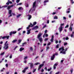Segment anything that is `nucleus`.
<instances>
[{"instance_id": "f257e3e1", "label": "nucleus", "mask_w": 74, "mask_h": 74, "mask_svg": "<svg viewBox=\"0 0 74 74\" xmlns=\"http://www.w3.org/2000/svg\"><path fill=\"white\" fill-rule=\"evenodd\" d=\"M42 34L41 33H39V34H38V35L37 36V38L38 39H39V40L40 42H41L42 41V38L40 37H41V36H42Z\"/></svg>"}, {"instance_id": "a878e982", "label": "nucleus", "mask_w": 74, "mask_h": 74, "mask_svg": "<svg viewBox=\"0 0 74 74\" xmlns=\"http://www.w3.org/2000/svg\"><path fill=\"white\" fill-rule=\"evenodd\" d=\"M30 31H31V29L28 30V34H29L30 33Z\"/></svg>"}, {"instance_id": "603ef678", "label": "nucleus", "mask_w": 74, "mask_h": 74, "mask_svg": "<svg viewBox=\"0 0 74 74\" xmlns=\"http://www.w3.org/2000/svg\"><path fill=\"white\" fill-rule=\"evenodd\" d=\"M53 55H54V56H55V55H58V53H55Z\"/></svg>"}, {"instance_id": "2f4dec72", "label": "nucleus", "mask_w": 74, "mask_h": 74, "mask_svg": "<svg viewBox=\"0 0 74 74\" xmlns=\"http://www.w3.org/2000/svg\"><path fill=\"white\" fill-rule=\"evenodd\" d=\"M40 64V63L39 62H37L35 64V65H38V64Z\"/></svg>"}, {"instance_id": "c85d7f7f", "label": "nucleus", "mask_w": 74, "mask_h": 74, "mask_svg": "<svg viewBox=\"0 0 74 74\" xmlns=\"http://www.w3.org/2000/svg\"><path fill=\"white\" fill-rule=\"evenodd\" d=\"M58 18V16H54V19H57Z\"/></svg>"}, {"instance_id": "f704fd0d", "label": "nucleus", "mask_w": 74, "mask_h": 74, "mask_svg": "<svg viewBox=\"0 0 74 74\" xmlns=\"http://www.w3.org/2000/svg\"><path fill=\"white\" fill-rule=\"evenodd\" d=\"M25 6L26 7H28V4L27 3H26L25 4Z\"/></svg>"}, {"instance_id": "7c9ffc66", "label": "nucleus", "mask_w": 74, "mask_h": 74, "mask_svg": "<svg viewBox=\"0 0 74 74\" xmlns=\"http://www.w3.org/2000/svg\"><path fill=\"white\" fill-rule=\"evenodd\" d=\"M73 24H72V23H71L70 27H73Z\"/></svg>"}, {"instance_id": "338daca9", "label": "nucleus", "mask_w": 74, "mask_h": 74, "mask_svg": "<svg viewBox=\"0 0 74 74\" xmlns=\"http://www.w3.org/2000/svg\"><path fill=\"white\" fill-rule=\"evenodd\" d=\"M18 47V46H16L14 48V50H15V49H16V48Z\"/></svg>"}, {"instance_id": "37998d69", "label": "nucleus", "mask_w": 74, "mask_h": 74, "mask_svg": "<svg viewBox=\"0 0 74 74\" xmlns=\"http://www.w3.org/2000/svg\"><path fill=\"white\" fill-rule=\"evenodd\" d=\"M64 25V23L61 24V25H60V27H62V26H63Z\"/></svg>"}, {"instance_id": "8fccbe9b", "label": "nucleus", "mask_w": 74, "mask_h": 74, "mask_svg": "<svg viewBox=\"0 0 74 74\" xmlns=\"http://www.w3.org/2000/svg\"><path fill=\"white\" fill-rule=\"evenodd\" d=\"M48 40V38H46L45 39V41H47Z\"/></svg>"}, {"instance_id": "3c124183", "label": "nucleus", "mask_w": 74, "mask_h": 74, "mask_svg": "<svg viewBox=\"0 0 74 74\" xmlns=\"http://www.w3.org/2000/svg\"><path fill=\"white\" fill-rule=\"evenodd\" d=\"M49 49V47H47V48L46 49V51H48V49Z\"/></svg>"}, {"instance_id": "052dcab7", "label": "nucleus", "mask_w": 74, "mask_h": 74, "mask_svg": "<svg viewBox=\"0 0 74 74\" xmlns=\"http://www.w3.org/2000/svg\"><path fill=\"white\" fill-rule=\"evenodd\" d=\"M48 31L47 30H45V34H46V33H47V32Z\"/></svg>"}, {"instance_id": "4c0bfd02", "label": "nucleus", "mask_w": 74, "mask_h": 74, "mask_svg": "<svg viewBox=\"0 0 74 74\" xmlns=\"http://www.w3.org/2000/svg\"><path fill=\"white\" fill-rule=\"evenodd\" d=\"M20 16H21V14H19L18 15L16 16L17 18H19Z\"/></svg>"}, {"instance_id": "aec40b11", "label": "nucleus", "mask_w": 74, "mask_h": 74, "mask_svg": "<svg viewBox=\"0 0 74 74\" xmlns=\"http://www.w3.org/2000/svg\"><path fill=\"white\" fill-rule=\"evenodd\" d=\"M62 53V54H64L66 53V51H61L60 52V53Z\"/></svg>"}, {"instance_id": "c03bdc74", "label": "nucleus", "mask_w": 74, "mask_h": 74, "mask_svg": "<svg viewBox=\"0 0 74 74\" xmlns=\"http://www.w3.org/2000/svg\"><path fill=\"white\" fill-rule=\"evenodd\" d=\"M47 26V25H44L43 27V28L42 29H44V28H45V27H46Z\"/></svg>"}, {"instance_id": "39448f33", "label": "nucleus", "mask_w": 74, "mask_h": 74, "mask_svg": "<svg viewBox=\"0 0 74 74\" xmlns=\"http://www.w3.org/2000/svg\"><path fill=\"white\" fill-rule=\"evenodd\" d=\"M44 66V64H41L39 65V66L38 68V70H40L41 69L42 67H43V66Z\"/></svg>"}, {"instance_id": "4be33fe9", "label": "nucleus", "mask_w": 74, "mask_h": 74, "mask_svg": "<svg viewBox=\"0 0 74 74\" xmlns=\"http://www.w3.org/2000/svg\"><path fill=\"white\" fill-rule=\"evenodd\" d=\"M16 41H17V40L16 39L13 40L12 41V43H14V42H16Z\"/></svg>"}, {"instance_id": "5fc2aeb1", "label": "nucleus", "mask_w": 74, "mask_h": 74, "mask_svg": "<svg viewBox=\"0 0 74 74\" xmlns=\"http://www.w3.org/2000/svg\"><path fill=\"white\" fill-rule=\"evenodd\" d=\"M21 29H22V28H18V29L17 30H18V31H20V30H21Z\"/></svg>"}, {"instance_id": "423d86ee", "label": "nucleus", "mask_w": 74, "mask_h": 74, "mask_svg": "<svg viewBox=\"0 0 74 74\" xmlns=\"http://www.w3.org/2000/svg\"><path fill=\"white\" fill-rule=\"evenodd\" d=\"M12 10H9V14L10 15L8 16V18H10V16H12Z\"/></svg>"}, {"instance_id": "4468645a", "label": "nucleus", "mask_w": 74, "mask_h": 74, "mask_svg": "<svg viewBox=\"0 0 74 74\" xmlns=\"http://www.w3.org/2000/svg\"><path fill=\"white\" fill-rule=\"evenodd\" d=\"M34 66V65H33V63H30V69H32V68Z\"/></svg>"}, {"instance_id": "49530a36", "label": "nucleus", "mask_w": 74, "mask_h": 74, "mask_svg": "<svg viewBox=\"0 0 74 74\" xmlns=\"http://www.w3.org/2000/svg\"><path fill=\"white\" fill-rule=\"evenodd\" d=\"M9 58H10V59H12V54H11L10 55V56Z\"/></svg>"}, {"instance_id": "2eb2a0df", "label": "nucleus", "mask_w": 74, "mask_h": 74, "mask_svg": "<svg viewBox=\"0 0 74 74\" xmlns=\"http://www.w3.org/2000/svg\"><path fill=\"white\" fill-rule=\"evenodd\" d=\"M38 29V27L37 26H36L34 27L33 28H32V30H35V29Z\"/></svg>"}, {"instance_id": "c756f323", "label": "nucleus", "mask_w": 74, "mask_h": 74, "mask_svg": "<svg viewBox=\"0 0 74 74\" xmlns=\"http://www.w3.org/2000/svg\"><path fill=\"white\" fill-rule=\"evenodd\" d=\"M59 45L57 44L56 46V48H59Z\"/></svg>"}, {"instance_id": "6e6552de", "label": "nucleus", "mask_w": 74, "mask_h": 74, "mask_svg": "<svg viewBox=\"0 0 74 74\" xmlns=\"http://www.w3.org/2000/svg\"><path fill=\"white\" fill-rule=\"evenodd\" d=\"M14 4L11 5H9L8 6V8L7 9L8 10H10V9L12 7H14Z\"/></svg>"}, {"instance_id": "09e8293b", "label": "nucleus", "mask_w": 74, "mask_h": 74, "mask_svg": "<svg viewBox=\"0 0 74 74\" xmlns=\"http://www.w3.org/2000/svg\"><path fill=\"white\" fill-rule=\"evenodd\" d=\"M36 71V69H34L33 71V73H34Z\"/></svg>"}, {"instance_id": "412c9836", "label": "nucleus", "mask_w": 74, "mask_h": 74, "mask_svg": "<svg viewBox=\"0 0 74 74\" xmlns=\"http://www.w3.org/2000/svg\"><path fill=\"white\" fill-rule=\"evenodd\" d=\"M21 41H22V39H20L18 40V42L17 43V44H19L21 43Z\"/></svg>"}, {"instance_id": "e2e57ef3", "label": "nucleus", "mask_w": 74, "mask_h": 74, "mask_svg": "<svg viewBox=\"0 0 74 74\" xmlns=\"http://www.w3.org/2000/svg\"><path fill=\"white\" fill-rule=\"evenodd\" d=\"M3 42L2 41H1L0 42V44H3Z\"/></svg>"}, {"instance_id": "ddd939ff", "label": "nucleus", "mask_w": 74, "mask_h": 74, "mask_svg": "<svg viewBox=\"0 0 74 74\" xmlns=\"http://www.w3.org/2000/svg\"><path fill=\"white\" fill-rule=\"evenodd\" d=\"M54 38V35H53L51 37V38L50 40V41L51 42H53V38Z\"/></svg>"}, {"instance_id": "9d476101", "label": "nucleus", "mask_w": 74, "mask_h": 74, "mask_svg": "<svg viewBox=\"0 0 74 74\" xmlns=\"http://www.w3.org/2000/svg\"><path fill=\"white\" fill-rule=\"evenodd\" d=\"M27 69H28V67L25 68V69H24V70H23L22 71V73H25V72H26V71L27 70Z\"/></svg>"}, {"instance_id": "20e7f679", "label": "nucleus", "mask_w": 74, "mask_h": 74, "mask_svg": "<svg viewBox=\"0 0 74 74\" xmlns=\"http://www.w3.org/2000/svg\"><path fill=\"white\" fill-rule=\"evenodd\" d=\"M1 38H2V39H5V38H7V39H8L9 38V37H10V36H4L3 37H2V36H1L0 37Z\"/></svg>"}, {"instance_id": "0e129e2a", "label": "nucleus", "mask_w": 74, "mask_h": 74, "mask_svg": "<svg viewBox=\"0 0 74 74\" xmlns=\"http://www.w3.org/2000/svg\"><path fill=\"white\" fill-rule=\"evenodd\" d=\"M64 61V60H61V62L62 63H63V61Z\"/></svg>"}, {"instance_id": "5701e85b", "label": "nucleus", "mask_w": 74, "mask_h": 74, "mask_svg": "<svg viewBox=\"0 0 74 74\" xmlns=\"http://www.w3.org/2000/svg\"><path fill=\"white\" fill-rule=\"evenodd\" d=\"M69 29L70 31H71V32H72V31H73V27H70Z\"/></svg>"}, {"instance_id": "a18cd8bd", "label": "nucleus", "mask_w": 74, "mask_h": 74, "mask_svg": "<svg viewBox=\"0 0 74 74\" xmlns=\"http://www.w3.org/2000/svg\"><path fill=\"white\" fill-rule=\"evenodd\" d=\"M5 53L4 52H3L1 53L0 54V55H4Z\"/></svg>"}, {"instance_id": "58836bf2", "label": "nucleus", "mask_w": 74, "mask_h": 74, "mask_svg": "<svg viewBox=\"0 0 74 74\" xmlns=\"http://www.w3.org/2000/svg\"><path fill=\"white\" fill-rule=\"evenodd\" d=\"M26 59H27V56L25 57L24 58V60H26Z\"/></svg>"}, {"instance_id": "c9c22d12", "label": "nucleus", "mask_w": 74, "mask_h": 74, "mask_svg": "<svg viewBox=\"0 0 74 74\" xmlns=\"http://www.w3.org/2000/svg\"><path fill=\"white\" fill-rule=\"evenodd\" d=\"M22 3H18L16 5H22Z\"/></svg>"}, {"instance_id": "6ab92c4d", "label": "nucleus", "mask_w": 74, "mask_h": 74, "mask_svg": "<svg viewBox=\"0 0 74 74\" xmlns=\"http://www.w3.org/2000/svg\"><path fill=\"white\" fill-rule=\"evenodd\" d=\"M59 29H60V32H62V30L63 29V27L60 26V27Z\"/></svg>"}, {"instance_id": "1a4fd4ad", "label": "nucleus", "mask_w": 74, "mask_h": 74, "mask_svg": "<svg viewBox=\"0 0 74 74\" xmlns=\"http://www.w3.org/2000/svg\"><path fill=\"white\" fill-rule=\"evenodd\" d=\"M10 4H12V2L11 1H10V0H8V2L6 3V4L8 5Z\"/></svg>"}, {"instance_id": "72a5a7b5", "label": "nucleus", "mask_w": 74, "mask_h": 74, "mask_svg": "<svg viewBox=\"0 0 74 74\" xmlns=\"http://www.w3.org/2000/svg\"><path fill=\"white\" fill-rule=\"evenodd\" d=\"M49 0H45L43 2H44L45 3H47V2H49Z\"/></svg>"}, {"instance_id": "f03ea898", "label": "nucleus", "mask_w": 74, "mask_h": 74, "mask_svg": "<svg viewBox=\"0 0 74 74\" xmlns=\"http://www.w3.org/2000/svg\"><path fill=\"white\" fill-rule=\"evenodd\" d=\"M36 24H37V22H36V21L34 22L33 23V25L32 24V23H30V25H29V26L28 27V29H29V27L30 26L32 27H33L34 26V25H36Z\"/></svg>"}, {"instance_id": "ea45409f", "label": "nucleus", "mask_w": 74, "mask_h": 74, "mask_svg": "<svg viewBox=\"0 0 74 74\" xmlns=\"http://www.w3.org/2000/svg\"><path fill=\"white\" fill-rule=\"evenodd\" d=\"M64 46H65V45H67V42H65L64 44Z\"/></svg>"}, {"instance_id": "e433bc0d", "label": "nucleus", "mask_w": 74, "mask_h": 74, "mask_svg": "<svg viewBox=\"0 0 74 74\" xmlns=\"http://www.w3.org/2000/svg\"><path fill=\"white\" fill-rule=\"evenodd\" d=\"M70 71L71 73H73V69H71L70 70Z\"/></svg>"}, {"instance_id": "bb28decb", "label": "nucleus", "mask_w": 74, "mask_h": 74, "mask_svg": "<svg viewBox=\"0 0 74 74\" xmlns=\"http://www.w3.org/2000/svg\"><path fill=\"white\" fill-rule=\"evenodd\" d=\"M52 70V68L51 67H50L49 69H47V71H50V70Z\"/></svg>"}, {"instance_id": "a211bd4d", "label": "nucleus", "mask_w": 74, "mask_h": 74, "mask_svg": "<svg viewBox=\"0 0 74 74\" xmlns=\"http://www.w3.org/2000/svg\"><path fill=\"white\" fill-rule=\"evenodd\" d=\"M28 20H30V19H31L32 17V15H28Z\"/></svg>"}, {"instance_id": "f8f14e48", "label": "nucleus", "mask_w": 74, "mask_h": 74, "mask_svg": "<svg viewBox=\"0 0 74 74\" xmlns=\"http://www.w3.org/2000/svg\"><path fill=\"white\" fill-rule=\"evenodd\" d=\"M62 50V51H64V47H62L60 48H59V51Z\"/></svg>"}, {"instance_id": "b1692460", "label": "nucleus", "mask_w": 74, "mask_h": 74, "mask_svg": "<svg viewBox=\"0 0 74 74\" xmlns=\"http://www.w3.org/2000/svg\"><path fill=\"white\" fill-rule=\"evenodd\" d=\"M24 48H23L22 47L20 49V51L21 52L22 50H24Z\"/></svg>"}, {"instance_id": "4d7b16f0", "label": "nucleus", "mask_w": 74, "mask_h": 74, "mask_svg": "<svg viewBox=\"0 0 74 74\" xmlns=\"http://www.w3.org/2000/svg\"><path fill=\"white\" fill-rule=\"evenodd\" d=\"M27 62L26 61V60H24V63H26Z\"/></svg>"}, {"instance_id": "6e6d98bb", "label": "nucleus", "mask_w": 74, "mask_h": 74, "mask_svg": "<svg viewBox=\"0 0 74 74\" xmlns=\"http://www.w3.org/2000/svg\"><path fill=\"white\" fill-rule=\"evenodd\" d=\"M19 0H16V3H19Z\"/></svg>"}, {"instance_id": "774afa93", "label": "nucleus", "mask_w": 74, "mask_h": 74, "mask_svg": "<svg viewBox=\"0 0 74 74\" xmlns=\"http://www.w3.org/2000/svg\"><path fill=\"white\" fill-rule=\"evenodd\" d=\"M49 23V20H48L47 21V23L48 24V23Z\"/></svg>"}, {"instance_id": "a19ab883", "label": "nucleus", "mask_w": 74, "mask_h": 74, "mask_svg": "<svg viewBox=\"0 0 74 74\" xmlns=\"http://www.w3.org/2000/svg\"><path fill=\"white\" fill-rule=\"evenodd\" d=\"M45 36L46 37H48V35L47 34H45Z\"/></svg>"}, {"instance_id": "bf43d9fd", "label": "nucleus", "mask_w": 74, "mask_h": 74, "mask_svg": "<svg viewBox=\"0 0 74 74\" xmlns=\"http://www.w3.org/2000/svg\"><path fill=\"white\" fill-rule=\"evenodd\" d=\"M51 45V42H49V43L47 44V46H49V45Z\"/></svg>"}, {"instance_id": "7ed1b4c3", "label": "nucleus", "mask_w": 74, "mask_h": 74, "mask_svg": "<svg viewBox=\"0 0 74 74\" xmlns=\"http://www.w3.org/2000/svg\"><path fill=\"white\" fill-rule=\"evenodd\" d=\"M4 46L3 47V48L5 49V50H7L8 49V44H7V45H4Z\"/></svg>"}, {"instance_id": "cd10ccee", "label": "nucleus", "mask_w": 74, "mask_h": 74, "mask_svg": "<svg viewBox=\"0 0 74 74\" xmlns=\"http://www.w3.org/2000/svg\"><path fill=\"white\" fill-rule=\"evenodd\" d=\"M30 49L31 51H33V48H32V47H30Z\"/></svg>"}, {"instance_id": "dca6fc26", "label": "nucleus", "mask_w": 74, "mask_h": 74, "mask_svg": "<svg viewBox=\"0 0 74 74\" xmlns=\"http://www.w3.org/2000/svg\"><path fill=\"white\" fill-rule=\"evenodd\" d=\"M36 1H35L33 5V8H34L36 7Z\"/></svg>"}, {"instance_id": "79ce46f5", "label": "nucleus", "mask_w": 74, "mask_h": 74, "mask_svg": "<svg viewBox=\"0 0 74 74\" xmlns=\"http://www.w3.org/2000/svg\"><path fill=\"white\" fill-rule=\"evenodd\" d=\"M58 63H57V64L55 63L54 64V66H58Z\"/></svg>"}, {"instance_id": "393cba45", "label": "nucleus", "mask_w": 74, "mask_h": 74, "mask_svg": "<svg viewBox=\"0 0 74 74\" xmlns=\"http://www.w3.org/2000/svg\"><path fill=\"white\" fill-rule=\"evenodd\" d=\"M71 3H72V4H73L74 3V2L73 1V0H70Z\"/></svg>"}, {"instance_id": "13d9d810", "label": "nucleus", "mask_w": 74, "mask_h": 74, "mask_svg": "<svg viewBox=\"0 0 74 74\" xmlns=\"http://www.w3.org/2000/svg\"><path fill=\"white\" fill-rule=\"evenodd\" d=\"M69 38H68V37H66L65 39L66 40H69Z\"/></svg>"}, {"instance_id": "69168bd1", "label": "nucleus", "mask_w": 74, "mask_h": 74, "mask_svg": "<svg viewBox=\"0 0 74 74\" xmlns=\"http://www.w3.org/2000/svg\"><path fill=\"white\" fill-rule=\"evenodd\" d=\"M7 42H8V41H7L6 42H5V43L4 44V45H7Z\"/></svg>"}, {"instance_id": "9b49d317", "label": "nucleus", "mask_w": 74, "mask_h": 74, "mask_svg": "<svg viewBox=\"0 0 74 74\" xmlns=\"http://www.w3.org/2000/svg\"><path fill=\"white\" fill-rule=\"evenodd\" d=\"M55 55H53L52 56H51V60H54V59H55Z\"/></svg>"}, {"instance_id": "680f3d73", "label": "nucleus", "mask_w": 74, "mask_h": 74, "mask_svg": "<svg viewBox=\"0 0 74 74\" xmlns=\"http://www.w3.org/2000/svg\"><path fill=\"white\" fill-rule=\"evenodd\" d=\"M18 10H21V9H22V8H21V7H19V8H18Z\"/></svg>"}, {"instance_id": "de8ad7c7", "label": "nucleus", "mask_w": 74, "mask_h": 74, "mask_svg": "<svg viewBox=\"0 0 74 74\" xmlns=\"http://www.w3.org/2000/svg\"><path fill=\"white\" fill-rule=\"evenodd\" d=\"M71 37L73 38V36H74V35L73 34H72L71 35Z\"/></svg>"}, {"instance_id": "473e14b6", "label": "nucleus", "mask_w": 74, "mask_h": 74, "mask_svg": "<svg viewBox=\"0 0 74 74\" xmlns=\"http://www.w3.org/2000/svg\"><path fill=\"white\" fill-rule=\"evenodd\" d=\"M69 25L67 24L66 26L65 27V28H68L69 27Z\"/></svg>"}, {"instance_id": "864d4df0", "label": "nucleus", "mask_w": 74, "mask_h": 74, "mask_svg": "<svg viewBox=\"0 0 74 74\" xmlns=\"http://www.w3.org/2000/svg\"><path fill=\"white\" fill-rule=\"evenodd\" d=\"M44 56V54H43L41 57V58H43Z\"/></svg>"}, {"instance_id": "0eeeda50", "label": "nucleus", "mask_w": 74, "mask_h": 74, "mask_svg": "<svg viewBox=\"0 0 74 74\" xmlns=\"http://www.w3.org/2000/svg\"><path fill=\"white\" fill-rule=\"evenodd\" d=\"M17 32L16 31L11 32L9 33V35H10V36H11L12 35V34H16V33Z\"/></svg>"}, {"instance_id": "f3484780", "label": "nucleus", "mask_w": 74, "mask_h": 74, "mask_svg": "<svg viewBox=\"0 0 74 74\" xmlns=\"http://www.w3.org/2000/svg\"><path fill=\"white\" fill-rule=\"evenodd\" d=\"M27 45V42H25L22 44V46L23 47V46H25V45Z\"/></svg>"}]
</instances>
